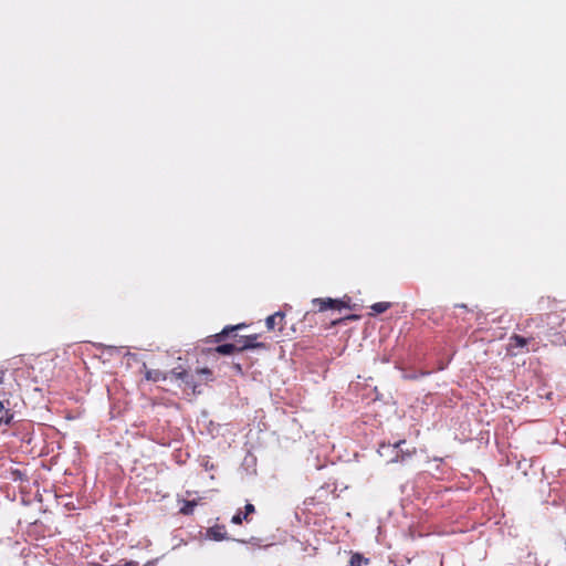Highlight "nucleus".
Instances as JSON below:
<instances>
[{
  "label": "nucleus",
  "instance_id": "6e6552de",
  "mask_svg": "<svg viewBox=\"0 0 566 566\" xmlns=\"http://www.w3.org/2000/svg\"><path fill=\"white\" fill-rule=\"evenodd\" d=\"M244 326H245L244 324L229 325V326H226L220 333H218L211 337L213 338V342L220 343L223 339H226L227 337H230L233 332H235Z\"/></svg>",
  "mask_w": 566,
  "mask_h": 566
},
{
  "label": "nucleus",
  "instance_id": "ddd939ff",
  "mask_svg": "<svg viewBox=\"0 0 566 566\" xmlns=\"http://www.w3.org/2000/svg\"><path fill=\"white\" fill-rule=\"evenodd\" d=\"M235 346L237 353L247 350V349H254V345L252 343H248L245 336L240 337L235 340L233 344Z\"/></svg>",
  "mask_w": 566,
  "mask_h": 566
},
{
  "label": "nucleus",
  "instance_id": "2eb2a0df",
  "mask_svg": "<svg viewBox=\"0 0 566 566\" xmlns=\"http://www.w3.org/2000/svg\"><path fill=\"white\" fill-rule=\"evenodd\" d=\"M369 563V559L368 558H365L361 554L359 553H354L350 557V560H349V565L350 566H361L363 564H368Z\"/></svg>",
  "mask_w": 566,
  "mask_h": 566
},
{
  "label": "nucleus",
  "instance_id": "f3484780",
  "mask_svg": "<svg viewBox=\"0 0 566 566\" xmlns=\"http://www.w3.org/2000/svg\"><path fill=\"white\" fill-rule=\"evenodd\" d=\"M196 373L198 375H205L206 376V380H212V371L209 369V368H198L196 370Z\"/></svg>",
  "mask_w": 566,
  "mask_h": 566
},
{
  "label": "nucleus",
  "instance_id": "dca6fc26",
  "mask_svg": "<svg viewBox=\"0 0 566 566\" xmlns=\"http://www.w3.org/2000/svg\"><path fill=\"white\" fill-rule=\"evenodd\" d=\"M259 334H252V335H248L245 336L248 343H252L254 345V348H266V345L264 343H260L258 342L259 339Z\"/></svg>",
  "mask_w": 566,
  "mask_h": 566
},
{
  "label": "nucleus",
  "instance_id": "423d86ee",
  "mask_svg": "<svg viewBox=\"0 0 566 566\" xmlns=\"http://www.w3.org/2000/svg\"><path fill=\"white\" fill-rule=\"evenodd\" d=\"M254 512H255L254 505L251 503H247L244 506V512L239 511L238 513H235L232 516L231 522L235 525L242 524L243 521L249 522V515Z\"/></svg>",
  "mask_w": 566,
  "mask_h": 566
},
{
  "label": "nucleus",
  "instance_id": "6ab92c4d",
  "mask_svg": "<svg viewBox=\"0 0 566 566\" xmlns=\"http://www.w3.org/2000/svg\"><path fill=\"white\" fill-rule=\"evenodd\" d=\"M457 306L462 307V308H467L465 304H458Z\"/></svg>",
  "mask_w": 566,
  "mask_h": 566
},
{
  "label": "nucleus",
  "instance_id": "f257e3e1",
  "mask_svg": "<svg viewBox=\"0 0 566 566\" xmlns=\"http://www.w3.org/2000/svg\"><path fill=\"white\" fill-rule=\"evenodd\" d=\"M402 444H406L405 440H399L394 444L381 443L378 448V453L380 457L384 458L389 457V459L387 460L388 462L403 461L406 457H410L412 453H415V450L412 452H405L401 449Z\"/></svg>",
  "mask_w": 566,
  "mask_h": 566
},
{
  "label": "nucleus",
  "instance_id": "f03ea898",
  "mask_svg": "<svg viewBox=\"0 0 566 566\" xmlns=\"http://www.w3.org/2000/svg\"><path fill=\"white\" fill-rule=\"evenodd\" d=\"M312 303L314 306L318 307L319 312L326 311L328 308L339 310L345 306L344 302L333 298H314Z\"/></svg>",
  "mask_w": 566,
  "mask_h": 566
},
{
  "label": "nucleus",
  "instance_id": "9b49d317",
  "mask_svg": "<svg viewBox=\"0 0 566 566\" xmlns=\"http://www.w3.org/2000/svg\"><path fill=\"white\" fill-rule=\"evenodd\" d=\"M209 354H221V355H231L233 353H237L235 346L233 344H222L217 346L216 348L208 349Z\"/></svg>",
  "mask_w": 566,
  "mask_h": 566
},
{
  "label": "nucleus",
  "instance_id": "9d476101",
  "mask_svg": "<svg viewBox=\"0 0 566 566\" xmlns=\"http://www.w3.org/2000/svg\"><path fill=\"white\" fill-rule=\"evenodd\" d=\"M178 503L180 504V514L191 515L195 512L196 506L199 504V500H178Z\"/></svg>",
  "mask_w": 566,
  "mask_h": 566
},
{
  "label": "nucleus",
  "instance_id": "4468645a",
  "mask_svg": "<svg viewBox=\"0 0 566 566\" xmlns=\"http://www.w3.org/2000/svg\"><path fill=\"white\" fill-rule=\"evenodd\" d=\"M391 307L390 302H377L370 306L373 315L381 314Z\"/></svg>",
  "mask_w": 566,
  "mask_h": 566
},
{
  "label": "nucleus",
  "instance_id": "a211bd4d",
  "mask_svg": "<svg viewBox=\"0 0 566 566\" xmlns=\"http://www.w3.org/2000/svg\"><path fill=\"white\" fill-rule=\"evenodd\" d=\"M3 376H4V371L0 370V384H2V381H3Z\"/></svg>",
  "mask_w": 566,
  "mask_h": 566
},
{
  "label": "nucleus",
  "instance_id": "1a4fd4ad",
  "mask_svg": "<svg viewBox=\"0 0 566 566\" xmlns=\"http://www.w3.org/2000/svg\"><path fill=\"white\" fill-rule=\"evenodd\" d=\"M207 536L213 541H223L227 538V531L223 525H214L209 527L207 531Z\"/></svg>",
  "mask_w": 566,
  "mask_h": 566
},
{
  "label": "nucleus",
  "instance_id": "20e7f679",
  "mask_svg": "<svg viewBox=\"0 0 566 566\" xmlns=\"http://www.w3.org/2000/svg\"><path fill=\"white\" fill-rule=\"evenodd\" d=\"M171 376L175 377L176 379L178 380H181L182 382H185L187 386L189 387H192L193 389L196 388L197 384L193 379V376L191 374H189L185 368H182L181 366H178L176 368H172L171 371H170Z\"/></svg>",
  "mask_w": 566,
  "mask_h": 566
},
{
  "label": "nucleus",
  "instance_id": "f8f14e48",
  "mask_svg": "<svg viewBox=\"0 0 566 566\" xmlns=\"http://www.w3.org/2000/svg\"><path fill=\"white\" fill-rule=\"evenodd\" d=\"M145 378L147 380H151V381L156 382V381H160V380H166L167 377L159 369H149V370H146Z\"/></svg>",
  "mask_w": 566,
  "mask_h": 566
},
{
  "label": "nucleus",
  "instance_id": "39448f33",
  "mask_svg": "<svg viewBox=\"0 0 566 566\" xmlns=\"http://www.w3.org/2000/svg\"><path fill=\"white\" fill-rule=\"evenodd\" d=\"M533 340V338H526L517 334H513L509 339V349H524L525 352H528L527 345L530 342Z\"/></svg>",
  "mask_w": 566,
  "mask_h": 566
},
{
  "label": "nucleus",
  "instance_id": "0eeeda50",
  "mask_svg": "<svg viewBox=\"0 0 566 566\" xmlns=\"http://www.w3.org/2000/svg\"><path fill=\"white\" fill-rule=\"evenodd\" d=\"M9 400H7V406L4 405V401L0 400V426H8L13 419V412L9 408Z\"/></svg>",
  "mask_w": 566,
  "mask_h": 566
},
{
  "label": "nucleus",
  "instance_id": "7ed1b4c3",
  "mask_svg": "<svg viewBox=\"0 0 566 566\" xmlns=\"http://www.w3.org/2000/svg\"><path fill=\"white\" fill-rule=\"evenodd\" d=\"M285 314L281 311L270 315L265 319V325L269 331H282L284 327Z\"/></svg>",
  "mask_w": 566,
  "mask_h": 566
}]
</instances>
